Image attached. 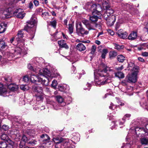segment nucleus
I'll list each match as a JSON object with an SVG mask.
<instances>
[{
  "instance_id": "9d476101",
  "label": "nucleus",
  "mask_w": 148,
  "mask_h": 148,
  "mask_svg": "<svg viewBox=\"0 0 148 148\" xmlns=\"http://www.w3.org/2000/svg\"><path fill=\"white\" fill-rule=\"evenodd\" d=\"M77 32L79 35H87L88 33V31L85 30L82 26L81 23H79L76 26Z\"/></svg>"
},
{
  "instance_id": "2f4dec72",
  "label": "nucleus",
  "mask_w": 148,
  "mask_h": 148,
  "mask_svg": "<svg viewBox=\"0 0 148 148\" xmlns=\"http://www.w3.org/2000/svg\"><path fill=\"white\" fill-rule=\"evenodd\" d=\"M8 47L5 42L3 40H0V50L7 48Z\"/></svg>"
},
{
  "instance_id": "f8f14e48",
  "label": "nucleus",
  "mask_w": 148,
  "mask_h": 148,
  "mask_svg": "<svg viewBox=\"0 0 148 148\" xmlns=\"http://www.w3.org/2000/svg\"><path fill=\"white\" fill-rule=\"evenodd\" d=\"M14 14L18 18H23L25 16V13L23 9L19 8L14 12Z\"/></svg>"
},
{
  "instance_id": "0eeeda50",
  "label": "nucleus",
  "mask_w": 148,
  "mask_h": 148,
  "mask_svg": "<svg viewBox=\"0 0 148 148\" xmlns=\"http://www.w3.org/2000/svg\"><path fill=\"white\" fill-rule=\"evenodd\" d=\"M33 65L34 67H36L38 69H40V67L44 64V60L41 58H35L33 59Z\"/></svg>"
},
{
  "instance_id": "4c0bfd02",
  "label": "nucleus",
  "mask_w": 148,
  "mask_h": 148,
  "mask_svg": "<svg viewBox=\"0 0 148 148\" xmlns=\"http://www.w3.org/2000/svg\"><path fill=\"white\" fill-rule=\"evenodd\" d=\"M141 143L143 145H147L148 143V138H143L140 139Z\"/></svg>"
},
{
  "instance_id": "c03bdc74",
  "label": "nucleus",
  "mask_w": 148,
  "mask_h": 148,
  "mask_svg": "<svg viewBox=\"0 0 148 148\" xmlns=\"http://www.w3.org/2000/svg\"><path fill=\"white\" fill-rule=\"evenodd\" d=\"M1 138L4 140H7L8 139L9 137L6 134H3L1 135Z\"/></svg>"
},
{
  "instance_id": "f03ea898",
  "label": "nucleus",
  "mask_w": 148,
  "mask_h": 148,
  "mask_svg": "<svg viewBox=\"0 0 148 148\" xmlns=\"http://www.w3.org/2000/svg\"><path fill=\"white\" fill-rule=\"evenodd\" d=\"M37 23L36 18L34 16H32L30 20L27 22V24L25 27V30L29 32L31 35V37H30L31 39L34 37Z\"/></svg>"
},
{
  "instance_id": "a878e982",
  "label": "nucleus",
  "mask_w": 148,
  "mask_h": 148,
  "mask_svg": "<svg viewBox=\"0 0 148 148\" xmlns=\"http://www.w3.org/2000/svg\"><path fill=\"white\" fill-rule=\"evenodd\" d=\"M76 48L78 50L80 51H84L86 49L85 45L82 43L78 44L77 45Z\"/></svg>"
},
{
  "instance_id": "c85d7f7f",
  "label": "nucleus",
  "mask_w": 148,
  "mask_h": 148,
  "mask_svg": "<svg viewBox=\"0 0 148 148\" xmlns=\"http://www.w3.org/2000/svg\"><path fill=\"white\" fill-rule=\"evenodd\" d=\"M7 25L3 23H2L0 24V33L4 32L5 31Z\"/></svg>"
},
{
  "instance_id": "e2e57ef3",
  "label": "nucleus",
  "mask_w": 148,
  "mask_h": 148,
  "mask_svg": "<svg viewBox=\"0 0 148 148\" xmlns=\"http://www.w3.org/2000/svg\"><path fill=\"white\" fill-rule=\"evenodd\" d=\"M2 128L5 130H7L9 129V127L6 125H3L2 126Z\"/></svg>"
},
{
  "instance_id": "5701e85b",
  "label": "nucleus",
  "mask_w": 148,
  "mask_h": 148,
  "mask_svg": "<svg viewBox=\"0 0 148 148\" xmlns=\"http://www.w3.org/2000/svg\"><path fill=\"white\" fill-rule=\"evenodd\" d=\"M122 121H121L118 122L116 121V122L115 121H112L111 125L112 126L111 129L112 130H113V129L116 128V126H117L116 124V123H119V124L120 125H123L125 121V120H122Z\"/></svg>"
},
{
  "instance_id": "4be33fe9",
  "label": "nucleus",
  "mask_w": 148,
  "mask_h": 148,
  "mask_svg": "<svg viewBox=\"0 0 148 148\" xmlns=\"http://www.w3.org/2000/svg\"><path fill=\"white\" fill-rule=\"evenodd\" d=\"M58 43L60 47L61 48H64L66 49L69 48V47L67 45L66 42L63 40H62L58 41Z\"/></svg>"
},
{
  "instance_id": "393cba45",
  "label": "nucleus",
  "mask_w": 148,
  "mask_h": 148,
  "mask_svg": "<svg viewBox=\"0 0 148 148\" xmlns=\"http://www.w3.org/2000/svg\"><path fill=\"white\" fill-rule=\"evenodd\" d=\"M50 137L46 134H43L40 136V140L43 142L48 141L50 140Z\"/></svg>"
},
{
  "instance_id": "6e6d98bb",
  "label": "nucleus",
  "mask_w": 148,
  "mask_h": 148,
  "mask_svg": "<svg viewBox=\"0 0 148 148\" xmlns=\"http://www.w3.org/2000/svg\"><path fill=\"white\" fill-rule=\"evenodd\" d=\"M29 79V77L27 75L24 77L23 78V80L25 82H27Z\"/></svg>"
},
{
  "instance_id": "f3484780",
  "label": "nucleus",
  "mask_w": 148,
  "mask_h": 148,
  "mask_svg": "<svg viewBox=\"0 0 148 148\" xmlns=\"http://www.w3.org/2000/svg\"><path fill=\"white\" fill-rule=\"evenodd\" d=\"M8 92L5 86L0 83V95L5 97L8 95Z\"/></svg>"
},
{
  "instance_id": "6ab92c4d",
  "label": "nucleus",
  "mask_w": 148,
  "mask_h": 148,
  "mask_svg": "<svg viewBox=\"0 0 148 148\" xmlns=\"http://www.w3.org/2000/svg\"><path fill=\"white\" fill-rule=\"evenodd\" d=\"M32 90L35 92H37L40 94H42L43 93L42 88L37 85L36 84L33 86Z\"/></svg>"
},
{
  "instance_id": "423d86ee",
  "label": "nucleus",
  "mask_w": 148,
  "mask_h": 148,
  "mask_svg": "<svg viewBox=\"0 0 148 148\" xmlns=\"http://www.w3.org/2000/svg\"><path fill=\"white\" fill-rule=\"evenodd\" d=\"M26 53V50L24 49V47H22L21 48L18 47L16 49L14 53H11L10 54L12 57L17 56V57L18 58L20 56H22Z\"/></svg>"
},
{
  "instance_id": "e433bc0d",
  "label": "nucleus",
  "mask_w": 148,
  "mask_h": 148,
  "mask_svg": "<svg viewBox=\"0 0 148 148\" xmlns=\"http://www.w3.org/2000/svg\"><path fill=\"white\" fill-rule=\"evenodd\" d=\"M37 141L35 140L32 139H28L27 142V145H34L36 144Z\"/></svg>"
},
{
  "instance_id": "dca6fc26",
  "label": "nucleus",
  "mask_w": 148,
  "mask_h": 148,
  "mask_svg": "<svg viewBox=\"0 0 148 148\" xmlns=\"http://www.w3.org/2000/svg\"><path fill=\"white\" fill-rule=\"evenodd\" d=\"M107 21V24L109 26H112L116 20L115 15H112L111 17H107V19H105Z\"/></svg>"
},
{
  "instance_id": "5fc2aeb1",
  "label": "nucleus",
  "mask_w": 148,
  "mask_h": 148,
  "mask_svg": "<svg viewBox=\"0 0 148 148\" xmlns=\"http://www.w3.org/2000/svg\"><path fill=\"white\" fill-rule=\"evenodd\" d=\"M114 45L115 46V48L117 49L118 50H120V49L123 48L122 46L116 44H114Z\"/></svg>"
},
{
  "instance_id": "7ed1b4c3",
  "label": "nucleus",
  "mask_w": 148,
  "mask_h": 148,
  "mask_svg": "<svg viewBox=\"0 0 148 148\" xmlns=\"http://www.w3.org/2000/svg\"><path fill=\"white\" fill-rule=\"evenodd\" d=\"M99 2L101 1L102 3L103 6L105 8L106 11L103 15V17L105 19H107V17H111L113 15L114 12L113 10L110 8L108 4V1L105 0H98Z\"/></svg>"
},
{
  "instance_id": "c756f323",
  "label": "nucleus",
  "mask_w": 148,
  "mask_h": 148,
  "mask_svg": "<svg viewBox=\"0 0 148 148\" xmlns=\"http://www.w3.org/2000/svg\"><path fill=\"white\" fill-rule=\"evenodd\" d=\"M23 34L22 33V31H18L16 38V40L17 42H19V41H20L21 38L23 37Z\"/></svg>"
},
{
  "instance_id": "72a5a7b5",
  "label": "nucleus",
  "mask_w": 148,
  "mask_h": 148,
  "mask_svg": "<svg viewBox=\"0 0 148 148\" xmlns=\"http://www.w3.org/2000/svg\"><path fill=\"white\" fill-rule=\"evenodd\" d=\"M117 59L118 61L120 62H123L126 60L125 57L122 55H119L117 56Z\"/></svg>"
},
{
  "instance_id": "2eb2a0df",
  "label": "nucleus",
  "mask_w": 148,
  "mask_h": 148,
  "mask_svg": "<svg viewBox=\"0 0 148 148\" xmlns=\"http://www.w3.org/2000/svg\"><path fill=\"white\" fill-rule=\"evenodd\" d=\"M137 75L136 72H134L131 74L129 75L128 79L129 82L133 83L136 82L137 81Z\"/></svg>"
},
{
  "instance_id": "7c9ffc66",
  "label": "nucleus",
  "mask_w": 148,
  "mask_h": 148,
  "mask_svg": "<svg viewBox=\"0 0 148 148\" xmlns=\"http://www.w3.org/2000/svg\"><path fill=\"white\" fill-rule=\"evenodd\" d=\"M11 133L12 134L15 135L17 138H18L21 135L19 133V131L17 129H14L12 130Z\"/></svg>"
},
{
  "instance_id": "58836bf2",
  "label": "nucleus",
  "mask_w": 148,
  "mask_h": 148,
  "mask_svg": "<svg viewBox=\"0 0 148 148\" xmlns=\"http://www.w3.org/2000/svg\"><path fill=\"white\" fill-rule=\"evenodd\" d=\"M108 50L106 49H104L102 50L101 57L102 58L104 59L105 58L106 55L108 53Z\"/></svg>"
},
{
  "instance_id": "20e7f679",
  "label": "nucleus",
  "mask_w": 148,
  "mask_h": 148,
  "mask_svg": "<svg viewBox=\"0 0 148 148\" xmlns=\"http://www.w3.org/2000/svg\"><path fill=\"white\" fill-rule=\"evenodd\" d=\"M40 75L37 76L34 75H32L30 76V80L31 82L32 83L37 84V82L40 83L43 85H47L48 84V81H47L45 79H43L42 77H41Z\"/></svg>"
},
{
  "instance_id": "4d7b16f0",
  "label": "nucleus",
  "mask_w": 148,
  "mask_h": 148,
  "mask_svg": "<svg viewBox=\"0 0 148 148\" xmlns=\"http://www.w3.org/2000/svg\"><path fill=\"white\" fill-rule=\"evenodd\" d=\"M121 148H131V145L130 144H126L123 145Z\"/></svg>"
},
{
  "instance_id": "f704fd0d",
  "label": "nucleus",
  "mask_w": 148,
  "mask_h": 148,
  "mask_svg": "<svg viewBox=\"0 0 148 148\" xmlns=\"http://www.w3.org/2000/svg\"><path fill=\"white\" fill-rule=\"evenodd\" d=\"M12 121L14 122V124L15 123H21V120L19 116H16L14 117L12 119Z\"/></svg>"
},
{
  "instance_id": "aec40b11",
  "label": "nucleus",
  "mask_w": 148,
  "mask_h": 148,
  "mask_svg": "<svg viewBox=\"0 0 148 148\" xmlns=\"http://www.w3.org/2000/svg\"><path fill=\"white\" fill-rule=\"evenodd\" d=\"M117 34L119 37L123 39L127 38L128 35L127 33L126 32H123L121 29L118 31Z\"/></svg>"
},
{
  "instance_id": "4468645a",
  "label": "nucleus",
  "mask_w": 148,
  "mask_h": 148,
  "mask_svg": "<svg viewBox=\"0 0 148 148\" xmlns=\"http://www.w3.org/2000/svg\"><path fill=\"white\" fill-rule=\"evenodd\" d=\"M71 140H70L68 138L65 139L63 138V140L62 142V144L61 146V148H69L71 144Z\"/></svg>"
},
{
  "instance_id": "052dcab7",
  "label": "nucleus",
  "mask_w": 148,
  "mask_h": 148,
  "mask_svg": "<svg viewBox=\"0 0 148 148\" xmlns=\"http://www.w3.org/2000/svg\"><path fill=\"white\" fill-rule=\"evenodd\" d=\"M135 131L136 132L137 131H139V130H141V131H143L144 132H145V130L143 128H138V127H136L135 129Z\"/></svg>"
},
{
  "instance_id": "39448f33",
  "label": "nucleus",
  "mask_w": 148,
  "mask_h": 148,
  "mask_svg": "<svg viewBox=\"0 0 148 148\" xmlns=\"http://www.w3.org/2000/svg\"><path fill=\"white\" fill-rule=\"evenodd\" d=\"M38 69L37 73L39 72L38 74L40 75L41 77L45 79L48 82L51 76L50 72L47 69Z\"/></svg>"
},
{
  "instance_id": "bb28decb",
  "label": "nucleus",
  "mask_w": 148,
  "mask_h": 148,
  "mask_svg": "<svg viewBox=\"0 0 148 148\" xmlns=\"http://www.w3.org/2000/svg\"><path fill=\"white\" fill-rule=\"evenodd\" d=\"M8 88L11 91H15L17 90L18 87L17 85L11 84L8 86Z\"/></svg>"
},
{
  "instance_id": "cd10ccee",
  "label": "nucleus",
  "mask_w": 148,
  "mask_h": 148,
  "mask_svg": "<svg viewBox=\"0 0 148 148\" xmlns=\"http://www.w3.org/2000/svg\"><path fill=\"white\" fill-rule=\"evenodd\" d=\"M52 140L55 143L57 144L62 142L63 140V138L60 137H56L53 138Z\"/></svg>"
},
{
  "instance_id": "79ce46f5",
  "label": "nucleus",
  "mask_w": 148,
  "mask_h": 148,
  "mask_svg": "<svg viewBox=\"0 0 148 148\" xmlns=\"http://www.w3.org/2000/svg\"><path fill=\"white\" fill-rule=\"evenodd\" d=\"M56 99L57 101L59 103H62L63 101V99L60 96H56Z\"/></svg>"
},
{
  "instance_id": "de8ad7c7",
  "label": "nucleus",
  "mask_w": 148,
  "mask_h": 148,
  "mask_svg": "<svg viewBox=\"0 0 148 148\" xmlns=\"http://www.w3.org/2000/svg\"><path fill=\"white\" fill-rule=\"evenodd\" d=\"M49 25L52 26L53 27L55 28L56 27V21L55 20L51 21L50 22V24Z\"/></svg>"
},
{
  "instance_id": "1a4fd4ad",
  "label": "nucleus",
  "mask_w": 148,
  "mask_h": 148,
  "mask_svg": "<svg viewBox=\"0 0 148 148\" xmlns=\"http://www.w3.org/2000/svg\"><path fill=\"white\" fill-rule=\"evenodd\" d=\"M89 11H91L92 14L93 12H95V13L100 12V11L101 10V7L99 4H94L89 6Z\"/></svg>"
},
{
  "instance_id": "473e14b6",
  "label": "nucleus",
  "mask_w": 148,
  "mask_h": 148,
  "mask_svg": "<svg viewBox=\"0 0 148 148\" xmlns=\"http://www.w3.org/2000/svg\"><path fill=\"white\" fill-rule=\"evenodd\" d=\"M28 68L32 71H33L37 73V69L38 68L36 67H34L33 65V63L32 64H29L27 65Z\"/></svg>"
},
{
  "instance_id": "13d9d810",
  "label": "nucleus",
  "mask_w": 148,
  "mask_h": 148,
  "mask_svg": "<svg viewBox=\"0 0 148 148\" xmlns=\"http://www.w3.org/2000/svg\"><path fill=\"white\" fill-rule=\"evenodd\" d=\"M116 107V106L114 105L113 103H111L110 104V106H109V108L110 109H114V108H115Z\"/></svg>"
},
{
  "instance_id": "a18cd8bd",
  "label": "nucleus",
  "mask_w": 148,
  "mask_h": 148,
  "mask_svg": "<svg viewBox=\"0 0 148 148\" xmlns=\"http://www.w3.org/2000/svg\"><path fill=\"white\" fill-rule=\"evenodd\" d=\"M40 94V95H36V99L38 101L42 100L43 98V96L42 93Z\"/></svg>"
},
{
  "instance_id": "864d4df0",
  "label": "nucleus",
  "mask_w": 148,
  "mask_h": 148,
  "mask_svg": "<svg viewBox=\"0 0 148 148\" xmlns=\"http://www.w3.org/2000/svg\"><path fill=\"white\" fill-rule=\"evenodd\" d=\"M76 136H74L73 138L75 139L76 141H78L80 139V135L79 134L77 133L76 134Z\"/></svg>"
},
{
  "instance_id": "ddd939ff",
  "label": "nucleus",
  "mask_w": 148,
  "mask_h": 148,
  "mask_svg": "<svg viewBox=\"0 0 148 148\" xmlns=\"http://www.w3.org/2000/svg\"><path fill=\"white\" fill-rule=\"evenodd\" d=\"M82 22L89 30H95V27H97L98 25L97 24H95L92 25L89 23L88 21L87 20H83Z\"/></svg>"
},
{
  "instance_id": "09e8293b",
  "label": "nucleus",
  "mask_w": 148,
  "mask_h": 148,
  "mask_svg": "<svg viewBox=\"0 0 148 148\" xmlns=\"http://www.w3.org/2000/svg\"><path fill=\"white\" fill-rule=\"evenodd\" d=\"M6 144L5 142H0V148H6Z\"/></svg>"
},
{
  "instance_id": "3c124183",
  "label": "nucleus",
  "mask_w": 148,
  "mask_h": 148,
  "mask_svg": "<svg viewBox=\"0 0 148 148\" xmlns=\"http://www.w3.org/2000/svg\"><path fill=\"white\" fill-rule=\"evenodd\" d=\"M57 85V81L55 80H53L52 81V84H51L52 87H53L54 88H56Z\"/></svg>"
},
{
  "instance_id": "a19ab883",
  "label": "nucleus",
  "mask_w": 148,
  "mask_h": 148,
  "mask_svg": "<svg viewBox=\"0 0 148 148\" xmlns=\"http://www.w3.org/2000/svg\"><path fill=\"white\" fill-rule=\"evenodd\" d=\"M117 53L114 51H110L109 53L110 58H113L117 55Z\"/></svg>"
},
{
  "instance_id": "f257e3e1",
  "label": "nucleus",
  "mask_w": 148,
  "mask_h": 148,
  "mask_svg": "<svg viewBox=\"0 0 148 148\" xmlns=\"http://www.w3.org/2000/svg\"><path fill=\"white\" fill-rule=\"evenodd\" d=\"M110 71V68L102 63L99 66L97 76L95 77V84L97 86H100L110 82L107 77L108 71Z\"/></svg>"
},
{
  "instance_id": "b1692460",
  "label": "nucleus",
  "mask_w": 148,
  "mask_h": 148,
  "mask_svg": "<svg viewBox=\"0 0 148 148\" xmlns=\"http://www.w3.org/2000/svg\"><path fill=\"white\" fill-rule=\"evenodd\" d=\"M137 36V33L134 32H133L129 35L128 38L129 40H134L136 38Z\"/></svg>"
},
{
  "instance_id": "603ef678",
  "label": "nucleus",
  "mask_w": 148,
  "mask_h": 148,
  "mask_svg": "<svg viewBox=\"0 0 148 148\" xmlns=\"http://www.w3.org/2000/svg\"><path fill=\"white\" fill-rule=\"evenodd\" d=\"M131 115L130 114H126L125 115L123 118L122 119V120H125V121L126 119L127 118L128 119L130 117Z\"/></svg>"
},
{
  "instance_id": "69168bd1",
  "label": "nucleus",
  "mask_w": 148,
  "mask_h": 148,
  "mask_svg": "<svg viewBox=\"0 0 148 148\" xmlns=\"http://www.w3.org/2000/svg\"><path fill=\"white\" fill-rule=\"evenodd\" d=\"M85 73V71H84V70H82V72L79 73V74H78L79 75V77H78L79 79H80V77H81V75L83 74H84Z\"/></svg>"
},
{
  "instance_id": "49530a36",
  "label": "nucleus",
  "mask_w": 148,
  "mask_h": 148,
  "mask_svg": "<svg viewBox=\"0 0 148 148\" xmlns=\"http://www.w3.org/2000/svg\"><path fill=\"white\" fill-rule=\"evenodd\" d=\"M85 59L86 61L89 62L92 60V57L90 55H88L85 58Z\"/></svg>"
},
{
  "instance_id": "c9c22d12",
  "label": "nucleus",
  "mask_w": 148,
  "mask_h": 148,
  "mask_svg": "<svg viewBox=\"0 0 148 148\" xmlns=\"http://www.w3.org/2000/svg\"><path fill=\"white\" fill-rule=\"evenodd\" d=\"M115 77L119 78H123L124 77V74L121 72H118L114 73Z\"/></svg>"
},
{
  "instance_id": "a211bd4d",
  "label": "nucleus",
  "mask_w": 148,
  "mask_h": 148,
  "mask_svg": "<svg viewBox=\"0 0 148 148\" xmlns=\"http://www.w3.org/2000/svg\"><path fill=\"white\" fill-rule=\"evenodd\" d=\"M1 1H5L3 3H5L6 5L5 6H6V8H9L8 6L14 5L15 3L17 2V0H0Z\"/></svg>"
},
{
  "instance_id": "774afa93",
  "label": "nucleus",
  "mask_w": 148,
  "mask_h": 148,
  "mask_svg": "<svg viewBox=\"0 0 148 148\" xmlns=\"http://www.w3.org/2000/svg\"><path fill=\"white\" fill-rule=\"evenodd\" d=\"M142 55L145 57L148 56V52H145L142 53Z\"/></svg>"
},
{
  "instance_id": "412c9836",
  "label": "nucleus",
  "mask_w": 148,
  "mask_h": 148,
  "mask_svg": "<svg viewBox=\"0 0 148 148\" xmlns=\"http://www.w3.org/2000/svg\"><path fill=\"white\" fill-rule=\"evenodd\" d=\"M28 140V139L24 135H23L22 137L21 141L19 145L20 147H23L25 145V144H27Z\"/></svg>"
},
{
  "instance_id": "ea45409f",
  "label": "nucleus",
  "mask_w": 148,
  "mask_h": 148,
  "mask_svg": "<svg viewBox=\"0 0 148 148\" xmlns=\"http://www.w3.org/2000/svg\"><path fill=\"white\" fill-rule=\"evenodd\" d=\"M20 88L21 90L25 91L29 90V87L27 85H22L21 86Z\"/></svg>"
},
{
  "instance_id": "6e6552de",
  "label": "nucleus",
  "mask_w": 148,
  "mask_h": 148,
  "mask_svg": "<svg viewBox=\"0 0 148 148\" xmlns=\"http://www.w3.org/2000/svg\"><path fill=\"white\" fill-rule=\"evenodd\" d=\"M11 16V13L8 8H2L0 9V17L3 18H9Z\"/></svg>"
},
{
  "instance_id": "0e129e2a",
  "label": "nucleus",
  "mask_w": 148,
  "mask_h": 148,
  "mask_svg": "<svg viewBox=\"0 0 148 148\" xmlns=\"http://www.w3.org/2000/svg\"><path fill=\"white\" fill-rule=\"evenodd\" d=\"M51 104H52V105H53V107H54V108H55V109L56 110L58 109L57 108V107H56V106H57V105H56L55 103L53 101L51 102Z\"/></svg>"
},
{
  "instance_id": "338daca9",
  "label": "nucleus",
  "mask_w": 148,
  "mask_h": 148,
  "mask_svg": "<svg viewBox=\"0 0 148 148\" xmlns=\"http://www.w3.org/2000/svg\"><path fill=\"white\" fill-rule=\"evenodd\" d=\"M11 77H5L4 79L7 82H10L11 81Z\"/></svg>"
},
{
  "instance_id": "37998d69",
  "label": "nucleus",
  "mask_w": 148,
  "mask_h": 148,
  "mask_svg": "<svg viewBox=\"0 0 148 148\" xmlns=\"http://www.w3.org/2000/svg\"><path fill=\"white\" fill-rule=\"evenodd\" d=\"M68 29L69 33L70 34H71L73 32V25L71 24H69Z\"/></svg>"
},
{
  "instance_id": "9b49d317",
  "label": "nucleus",
  "mask_w": 148,
  "mask_h": 148,
  "mask_svg": "<svg viewBox=\"0 0 148 148\" xmlns=\"http://www.w3.org/2000/svg\"><path fill=\"white\" fill-rule=\"evenodd\" d=\"M93 16H90V20L95 24L96 22L98 19L101 18L102 14L100 12H98L97 13H95V12L92 13Z\"/></svg>"
},
{
  "instance_id": "8fccbe9b",
  "label": "nucleus",
  "mask_w": 148,
  "mask_h": 148,
  "mask_svg": "<svg viewBox=\"0 0 148 148\" xmlns=\"http://www.w3.org/2000/svg\"><path fill=\"white\" fill-rule=\"evenodd\" d=\"M96 47L95 45H92L90 53L92 54H94L96 51Z\"/></svg>"
},
{
  "instance_id": "bf43d9fd",
  "label": "nucleus",
  "mask_w": 148,
  "mask_h": 148,
  "mask_svg": "<svg viewBox=\"0 0 148 148\" xmlns=\"http://www.w3.org/2000/svg\"><path fill=\"white\" fill-rule=\"evenodd\" d=\"M59 90L61 91H63L64 90V87L60 85L58 86Z\"/></svg>"
},
{
  "instance_id": "680f3d73",
  "label": "nucleus",
  "mask_w": 148,
  "mask_h": 148,
  "mask_svg": "<svg viewBox=\"0 0 148 148\" xmlns=\"http://www.w3.org/2000/svg\"><path fill=\"white\" fill-rule=\"evenodd\" d=\"M107 31L108 33L111 35L113 36L114 34V32L112 30L110 29H108Z\"/></svg>"
}]
</instances>
